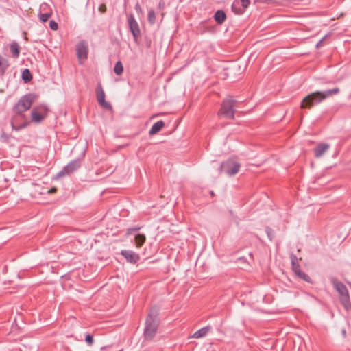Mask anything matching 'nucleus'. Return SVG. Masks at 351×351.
<instances>
[{
	"mask_svg": "<svg viewBox=\"0 0 351 351\" xmlns=\"http://www.w3.org/2000/svg\"><path fill=\"white\" fill-rule=\"evenodd\" d=\"M37 96L34 94H27L22 97L14 107L16 115L12 119V127L18 131L28 125L27 119L23 113L29 110Z\"/></svg>",
	"mask_w": 351,
	"mask_h": 351,
	"instance_id": "1",
	"label": "nucleus"
},
{
	"mask_svg": "<svg viewBox=\"0 0 351 351\" xmlns=\"http://www.w3.org/2000/svg\"><path fill=\"white\" fill-rule=\"evenodd\" d=\"M339 91L340 90L338 87L324 91H315L302 99L300 107L302 108H311L314 105L321 103L326 98L337 95Z\"/></svg>",
	"mask_w": 351,
	"mask_h": 351,
	"instance_id": "2",
	"label": "nucleus"
},
{
	"mask_svg": "<svg viewBox=\"0 0 351 351\" xmlns=\"http://www.w3.org/2000/svg\"><path fill=\"white\" fill-rule=\"evenodd\" d=\"M159 320L158 318L157 311L152 310L148 314L146 322L145 327L144 330V336L147 339H152L156 335Z\"/></svg>",
	"mask_w": 351,
	"mask_h": 351,
	"instance_id": "3",
	"label": "nucleus"
},
{
	"mask_svg": "<svg viewBox=\"0 0 351 351\" xmlns=\"http://www.w3.org/2000/svg\"><path fill=\"white\" fill-rule=\"evenodd\" d=\"M237 101L231 96H228L221 104L218 115L230 119H234L235 106Z\"/></svg>",
	"mask_w": 351,
	"mask_h": 351,
	"instance_id": "4",
	"label": "nucleus"
},
{
	"mask_svg": "<svg viewBox=\"0 0 351 351\" xmlns=\"http://www.w3.org/2000/svg\"><path fill=\"white\" fill-rule=\"evenodd\" d=\"M330 281L334 288L339 293L341 302L344 306H346L350 302V296L348 289L341 282L339 281L335 277L331 278Z\"/></svg>",
	"mask_w": 351,
	"mask_h": 351,
	"instance_id": "5",
	"label": "nucleus"
},
{
	"mask_svg": "<svg viewBox=\"0 0 351 351\" xmlns=\"http://www.w3.org/2000/svg\"><path fill=\"white\" fill-rule=\"evenodd\" d=\"M240 164L232 159L228 160L221 163V171H223L228 176H234L239 172Z\"/></svg>",
	"mask_w": 351,
	"mask_h": 351,
	"instance_id": "6",
	"label": "nucleus"
},
{
	"mask_svg": "<svg viewBox=\"0 0 351 351\" xmlns=\"http://www.w3.org/2000/svg\"><path fill=\"white\" fill-rule=\"evenodd\" d=\"M77 56L80 64H82L88 56V48L86 41L82 40L77 45Z\"/></svg>",
	"mask_w": 351,
	"mask_h": 351,
	"instance_id": "7",
	"label": "nucleus"
},
{
	"mask_svg": "<svg viewBox=\"0 0 351 351\" xmlns=\"http://www.w3.org/2000/svg\"><path fill=\"white\" fill-rule=\"evenodd\" d=\"M80 167V162L78 160H73L65 166L58 174V178L69 175L75 171Z\"/></svg>",
	"mask_w": 351,
	"mask_h": 351,
	"instance_id": "8",
	"label": "nucleus"
},
{
	"mask_svg": "<svg viewBox=\"0 0 351 351\" xmlns=\"http://www.w3.org/2000/svg\"><path fill=\"white\" fill-rule=\"evenodd\" d=\"M250 3V0H234L232 5V10L236 14H242Z\"/></svg>",
	"mask_w": 351,
	"mask_h": 351,
	"instance_id": "9",
	"label": "nucleus"
},
{
	"mask_svg": "<svg viewBox=\"0 0 351 351\" xmlns=\"http://www.w3.org/2000/svg\"><path fill=\"white\" fill-rule=\"evenodd\" d=\"M128 21L130 30L132 32L134 38L135 39L138 38L141 36V31L138 24L136 19H134V16L132 14H130L128 16Z\"/></svg>",
	"mask_w": 351,
	"mask_h": 351,
	"instance_id": "10",
	"label": "nucleus"
},
{
	"mask_svg": "<svg viewBox=\"0 0 351 351\" xmlns=\"http://www.w3.org/2000/svg\"><path fill=\"white\" fill-rule=\"evenodd\" d=\"M97 99L99 104L106 109H111L112 106L105 100V93L101 86L99 84L97 88Z\"/></svg>",
	"mask_w": 351,
	"mask_h": 351,
	"instance_id": "11",
	"label": "nucleus"
},
{
	"mask_svg": "<svg viewBox=\"0 0 351 351\" xmlns=\"http://www.w3.org/2000/svg\"><path fill=\"white\" fill-rule=\"evenodd\" d=\"M121 254L130 263H136L140 259L139 255L132 250H122Z\"/></svg>",
	"mask_w": 351,
	"mask_h": 351,
	"instance_id": "12",
	"label": "nucleus"
},
{
	"mask_svg": "<svg viewBox=\"0 0 351 351\" xmlns=\"http://www.w3.org/2000/svg\"><path fill=\"white\" fill-rule=\"evenodd\" d=\"M40 19L43 22H46L50 18L51 15V12L47 4L43 3L40 5Z\"/></svg>",
	"mask_w": 351,
	"mask_h": 351,
	"instance_id": "13",
	"label": "nucleus"
},
{
	"mask_svg": "<svg viewBox=\"0 0 351 351\" xmlns=\"http://www.w3.org/2000/svg\"><path fill=\"white\" fill-rule=\"evenodd\" d=\"M330 148L328 143H319L313 149L314 155L316 158L322 157Z\"/></svg>",
	"mask_w": 351,
	"mask_h": 351,
	"instance_id": "14",
	"label": "nucleus"
},
{
	"mask_svg": "<svg viewBox=\"0 0 351 351\" xmlns=\"http://www.w3.org/2000/svg\"><path fill=\"white\" fill-rule=\"evenodd\" d=\"M293 272L295 273V276H297L300 279L304 280L306 282H310V277L301 271L300 265H296L295 267L292 268Z\"/></svg>",
	"mask_w": 351,
	"mask_h": 351,
	"instance_id": "15",
	"label": "nucleus"
},
{
	"mask_svg": "<svg viewBox=\"0 0 351 351\" xmlns=\"http://www.w3.org/2000/svg\"><path fill=\"white\" fill-rule=\"evenodd\" d=\"M31 119L33 122L40 123L43 120L44 116L38 112V108H34L31 112Z\"/></svg>",
	"mask_w": 351,
	"mask_h": 351,
	"instance_id": "16",
	"label": "nucleus"
},
{
	"mask_svg": "<svg viewBox=\"0 0 351 351\" xmlns=\"http://www.w3.org/2000/svg\"><path fill=\"white\" fill-rule=\"evenodd\" d=\"M164 125L165 124L162 121H157L152 125L149 132V134L152 136L156 134L164 127Z\"/></svg>",
	"mask_w": 351,
	"mask_h": 351,
	"instance_id": "17",
	"label": "nucleus"
},
{
	"mask_svg": "<svg viewBox=\"0 0 351 351\" xmlns=\"http://www.w3.org/2000/svg\"><path fill=\"white\" fill-rule=\"evenodd\" d=\"M210 326H206L200 328L199 330H197L193 335L192 337L195 339L202 338L207 335L208 331L210 330Z\"/></svg>",
	"mask_w": 351,
	"mask_h": 351,
	"instance_id": "18",
	"label": "nucleus"
},
{
	"mask_svg": "<svg viewBox=\"0 0 351 351\" xmlns=\"http://www.w3.org/2000/svg\"><path fill=\"white\" fill-rule=\"evenodd\" d=\"M214 18L217 23L222 24L226 19V15L223 10H217L214 15Z\"/></svg>",
	"mask_w": 351,
	"mask_h": 351,
	"instance_id": "19",
	"label": "nucleus"
},
{
	"mask_svg": "<svg viewBox=\"0 0 351 351\" xmlns=\"http://www.w3.org/2000/svg\"><path fill=\"white\" fill-rule=\"evenodd\" d=\"M10 51L14 58H17L19 56L20 47L16 42L10 44Z\"/></svg>",
	"mask_w": 351,
	"mask_h": 351,
	"instance_id": "20",
	"label": "nucleus"
},
{
	"mask_svg": "<svg viewBox=\"0 0 351 351\" xmlns=\"http://www.w3.org/2000/svg\"><path fill=\"white\" fill-rule=\"evenodd\" d=\"M146 240V237L143 234H138L134 237V242L136 247H141Z\"/></svg>",
	"mask_w": 351,
	"mask_h": 351,
	"instance_id": "21",
	"label": "nucleus"
},
{
	"mask_svg": "<svg viewBox=\"0 0 351 351\" xmlns=\"http://www.w3.org/2000/svg\"><path fill=\"white\" fill-rule=\"evenodd\" d=\"M9 66L8 61L0 55V75H2Z\"/></svg>",
	"mask_w": 351,
	"mask_h": 351,
	"instance_id": "22",
	"label": "nucleus"
},
{
	"mask_svg": "<svg viewBox=\"0 0 351 351\" xmlns=\"http://www.w3.org/2000/svg\"><path fill=\"white\" fill-rule=\"evenodd\" d=\"M114 73L118 75H120L123 73V64L122 63L120 62V61H118L114 67Z\"/></svg>",
	"mask_w": 351,
	"mask_h": 351,
	"instance_id": "23",
	"label": "nucleus"
},
{
	"mask_svg": "<svg viewBox=\"0 0 351 351\" xmlns=\"http://www.w3.org/2000/svg\"><path fill=\"white\" fill-rule=\"evenodd\" d=\"M147 19L151 24H154L156 21V14L153 10H150L148 12Z\"/></svg>",
	"mask_w": 351,
	"mask_h": 351,
	"instance_id": "24",
	"label": "nucleus"
},
{
	"mask_svg": "<svg viewBox=\"0 0 351 351\" xmlns=\"http://www.w3.org/2000/svg\"><path fill=\"white\" fill-rule=\"evenodd\" d=\"M22 77L25 82L30 81L32 77L28 69H25L22 73Z\"/></svg>",
	"mask_w": 351,
	"mask_h": 351,
	"instance_id": "25",
	"label": "nucleus"
},
{
	"mask_svg": "<svg viewBox=\"0 0 351 351\" xmlns=\"http://www.w3.org/2000/svg\"><path fill=\"white\" fill-rule=\"evenodd\" d=\"M290 258H291V265H292V268L295 267V266L296 265H299V263H298V261L300 260L301 258H298L297 256L293 254H291L290 255Z\"/></svg>",
	"mask_w": 351,
	"mask_h": 351,
	"instance_id": "26",
	"label": "nucleus"
},
{
	"mask_svg": "<svg viewBox=\"0 0 351 351\" xmlns=\"http://www.w3.org/2000/svg\"><path fill=\"white\" fill-rule=\"evenodd\" d=\"M85 341L89 346H91L93 343V337L90 335L87 334L86 335Z\"/></svg>",
	"mask_w": 351,
	"mask_h": 351,
	"instance_id": "27",
	"label": "nucleus"
},
{
	"mask_svg": "<svg viewBox=\"0 0 351 351\" xmlns=\"http://www.w3.org/2000/svg\"><path fill=\"white\" fill-rule=\"evenodd\" d=\"M49 27L53 30H57L58 25V23L54 21H50L49 22Z\"/></svg>",
	"mask_w": 351,
	"mask_h": 351,
	"instance_id": "28",
	"label": "nucleus"
},
{
	"mask_svg": "<svg viewBox=\"0 0 351 351\" xmlns=\"http://www.w3.org/2000/svg\"><path fill=\"white\" fill-rule=\"evenodd\" d=\"M140 229H141V227H135V228H130L127 231V234H130L133 232H136V231L139 230Z\"/></svg>",
	"mask_w": 351,
	"mask_h": 351,
	"instance_id": "29",
	"label": "nucleus"
},
{
	"mask_svg": "<svg viewBox=\"0 0 351 351\" xmlns=\"http://www.w3.org/2000/svg\"><path fill=\"white\" fill-rule=\"evenodd\" d=\"M99 11L104 14L106 12V6L105 4H101L99 7Z\"/></svg>",
	"mask_w": 351,
	"mask_h": 351,
	"instance_id": "30",
	"label": "nucleus"
},
{
	"mask_svg": "<svg viewBox=\"0 0 351 351\" xmlns=\"http://www.w3.org/2000/svg\"><path fill=\"white\" fill-rule=\"evenodd\" d=\"M56 191H57V189H56V188H55V187H53V188H51V189H49V190L47 191V193H48L49 194H51V193H56Z\"/></svg>",
	"mask_w": 351,
	"mask_h": 351,
	"instance_id": "31",
	"label": "nucleus"
},
{
	"mask_svg": "<svg viewBox=\"0 0 351 351\" xmlns=\"http://www.w3.org/2000/svg\"><path fill=\"white\" fill-rule=\"evenodd\" d=\"M323 39L320 40L316 45V48H319L320 46H322V43H323Z\"/></svg>",
	"mask_w": 351,
	"mask_h": 351,
	"instance_id": "32",
	"label": "nucleus"
},
{
	"mask_svg": "<svg viewBox=\"0 0 351 351\" xmlns=\"http://www.w3.org/2000/svg\"><path fill=\"white\" fill-rule=\"evenodd\" d=\"M136 8V10L137 11H141V7H140V5H139L138 4H137V5H136V8Z\"/></svg>",
	"mask_w": 351,
	"mask_h": 351,
	"instance_id": "33",
	"label": "nucleus"
},
{
	"mask_svg": "<svg viewBox=\"0 0 351 351\" xmlns=\"http://www.w3.org/2000/svg\"><path fill=\"white\" fill-rule=\"evenodd\" d=\"M39 109L40 110H43V109L44 110H47V107H45V106H40V107H39Z\"/></svg>",
	"mask_w": 351,
	"mask_h": 351,
	"instance_id": "34",
	"label": "nucleus"
},
{
	"mask_svg": "<svg viewBox=\"0 0 351 351\" xmlns=\"http://www.w3.org/2000/svg\"><path fill=\"white\" fill-rule=\"evenodd\" d=\"M267 235L269 236V237L270 238V240H271V238L270 237V234L269 233V232L267 231Z\"/></svg>",
	"mask_w": 351,
	"mask_h": 351,
	"instance_id": "35",
	"label": "nucleus"
}]
</instances>
